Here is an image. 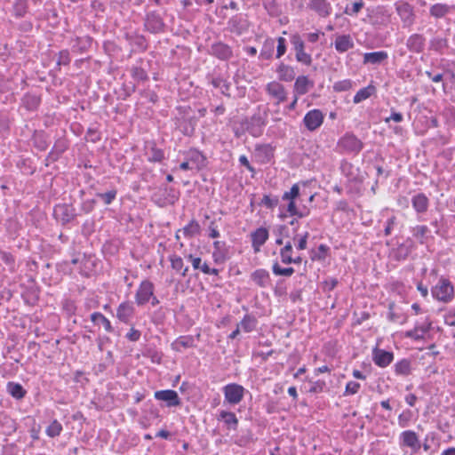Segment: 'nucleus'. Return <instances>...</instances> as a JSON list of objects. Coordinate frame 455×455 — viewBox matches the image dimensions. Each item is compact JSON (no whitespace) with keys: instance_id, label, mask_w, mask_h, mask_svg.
I'll return each mask as SVG.
<instances>
[{"instance_id":"1","label":"nucleus","mask_w":455,"mask_h":455,"mask_svg":"<svg viewBox=\"0 0 455 455\" xmlns=\"http://www.w3.org/2000/svg\"><path fill=\"white\" fill-rule=\"evenodd\" d=\"M299 196V187L294 184L289 191L283 193L282 196L283 201H286V211L291 216H297L298 218H304L309 215L310 209L307 206H298L296 200Z\"/></svg>"},{"instance_id":"2","label":"nucleus","mask_w":455,"mask_h":455,"mask_svg":"<svg viewBox=\"0 0 455 455\" xmlns=\"http://www.w3.org/2000/svg\"><path fill=\"white\" fill-rule=\"evenodd\" d=\"M433 297L443 302L450 301L453 297V286L446 279H440L432 289Z\"/></svg>"},{"instance_id":"3","label":"nucleus","mask_w":455,"mask_h":455,"mask_svg":"<svg viewBox=\"0 0 455 455\" xmlns=\"http://www.w3.org/2000/svg\"><path fill=\"white\" fill-rule=\"evenodd\" d=\"M225 400L232 404L239 403L244 395V388L238 384H228L223 387Z\"/></svg>"},{"instance_id":"4","label":"nucleus","mask_w":455,"mask_h":455,"mask_svg":"<svg viewBox=\"0 0 455 455\" xmlns=\"http://www.w3.org/2000/svg\"><path fill=\"white\" fill-rule=\"evenodd\" d=\"M395 10L401 17L404 26L409 27L414 21L413 7L406 2H397L395 4Z\"/></svg>"},{"instance_id":"5","label":"nucleus","mask_w":455,"mask_h":455,"mask_svg":"<svg viewBox=\"0 0 455 455\" xmlns=\"http://www.w3.org/2000/svg\"><path fill=\"white\" fill-rule=\"evenodd\" d=\"M303 121L309 131H315L323 124V116L320 110L314 109L305 116Z\"/></svg>"},{"instance_id":"6","label":"nucleus","mask_w":455,"mask_h":455,"mask_svg":"<svg viewBox=\"0 0 455 455\" xmlns=\"http://www.w3.org/2000/svg\"><path fill=\"white\" fill-rule=\"evenodd\" d=\"M155 398L166 402L168 406H178L180 404L178 393L174 390H160L155 393Z\"/></svg>"},{"instance_id":"7","label":"nucleus","mask_w":455,"mask_h":455,"mask_svg":"<svg viewBox=\"0 0 455 455\" xmlns=\"http://www.w3.org/2000/svg\"><path fill=\"white\" fill-rule=\"evenodd\" d=\"M153 297V284L150 282H142L137 293L136 301L139 305L147 303Z\"/></svg>"},{"instance_id":"8","label":"nucleus","mask_w":455,"mask_h":455,"mask_svg":"<svg viewBox=\"0 0 455 455\" xmlns=\"http://www.w3.org/2000/svg\"><path fill=\"white\" fill-rule=\"evenodd\" d=\"M403 444L412 449L417 452L420 449V442L415 432L407 430L401 434Z\"/></svg>"},{"instance_id":"9","label":"nucleus","mask_w":455,"mask_h":455,"mask_svg":"<svg viewBox=\"0 0 455 455\" xmlns=\"http://www.w3.org/2000/svg\"><path fill=\"white\" fill-rule=\"evenodd\" d=\"M339 146L348 151H359L362 142L353 134L345 135L339 142Z\"/></svg>"},{"instance_id":"10","label":"nucleus","mask_w":455,"mask_h":455,"mask_svg":"<svg viewBox=\"0 0 455 455\" xmlns=\"http://www.w3.org/2000/svg\"><path fill=\"white\" fill-rule=\"evenodd\" d=\"M374 363L379 367H386L393 361V353L375 348L372 353Z\"/></svg>"},{"instance_id":"11","label":"nucleus","mask_w":455,"mask_h":455,"mask_svg":"<svg viewBox=\"0 0 455 455\" xmlns=\"http://www.w3.org/2000/svg\"><path fill=\"white\" fill-rule=\"evenodd\" d=\"M267 92L277 100L278 102H283L287 99V93L284 87L276 82L269 83L267 85Z\"/></svg>"},{"instance_id":"12","label":"nucleus","mask_w":455,"mask_h":455,"mask_svg":"<svg viewBox=\"0 0 455 455\" xmlns=\"http://www.w3.org/2000/svg\"><path fill=\"white\" fill-rule=\"evenodd\" d=\"M292 254V244L290 241H288L283 248L281 249L280 251V256H281V260L283 264H291V263H295V264H299L301 263L302 261V259L301 257L298 256L296 258H293L291 256Z\"/></svg>"},{"instance_id":"13","label":"nucleus","mask_w":455,"mask_h":455,"mask_svg":"<svg viewBox=\"0 0 455 455\" xmlns=\"http://www.w3.org/2000/svg\"><path fill=\"white\" fill-rule=\"evenodd\" d=\"M314 85L313 82H311L307 76H300L297 77L294 84V93L295 95H303L306 94L310 88Z\"/></svg>"},{"instance_id":"14","label":"nucleus","mask_w":455,"mask_h":455,"mask_svg":"<svg viewBox=\"0 0 455 455\" xmlns=\"http://www.w3.org/2000/svg\"><path fill=\"white\" fill-rule=\"evenodd\" d=\"M251 238L254 250L259 251L260 246L263 245L268 238V231L264 228H259L252 233Z\"/></svg>"},{"instance_id":"15","label":"nucleus","mask_w":455,"mask_h":455,"mask_svg":"<svg viewBox=\"0 0 455 455\" xmlns=\"http://www.w3.org/2000/svg\"><path fill=\"white\" fill-rule=\"evenodd\" d=\"M354 47V42L349 35L338 36L335 39V49L345 52Z\"/></svg>"},{"instance_id":"16","label":"nucleus","mask_w":455,"mask_h":455,"mask_svg":"<svg viewBox=\"0 0 455 455\" xmlns=\"http://www.w3.org/2000/svg\"><path fill=\"white\" fill-rule=\"evenodd\" d=\"M73 215L72 210L68 205L60 204L54 208V216L62 222H68Z\"/></svg>"},{"instance_id":"17","label":"nucleus","mask_w":455,"mask_h":455,"mask_svg":"<svg viewBox=\"0 0 455 455\" xmlns=\"http://www.w3.org/2000/svg\"><path fill=\"white\" fill-rule=\"evenodd\" d=\"M133 306L130 303H122L116 312V316L124 323H127L133 314Z\"/></svg>"},{"instance_id":"18","label":"nucleus","mask_w":455,"mask_h":455,"mask_svg":"<svg viewBox=\"0 0 455 455\" xmlns=\"http://www.w3.org/2000/svg\"><path fill=\"white\" fill-rule=\"evenodd\" d=\"M310 5L313 10L323 17H326L331 13V6L326 0H311Z\"/></svg>"},{"instance_id":"19","label":"nucleus","mask_w":455,"mask_h":455,"mask_svg":"<svg viewBox=\"0 0 455 455\" xmlns=\"http://www.w3.org/2000/svg\"><path fill=\"white\" fill-rule=\"evenodd\" d=\"M212 53L219 59L227 60L231 56L232 52L228 45L218 43L212 46Z\"/></svg>"},{"instance_id":"20","label":"nucleus","mask_w":455,"mask_h":455,"mask_svg":"<svg viewBox=\"0 0 455 455\" xmlns=\"http://www.w3.org/2000/svg\"><path fill=\"white\" fill-rule=\"evenodd\" d=\"M387 58L386 52H367L363 55V63L380 64Z\"/></svg>"},{"instance_id":"21","label":"nucleus","mask_w":455,"mask_h":455,"mask_svg":"<svg viewBox=\"0 0 455 455\" xmlns=\"http://www.w3.org/2000/svg\"><path fill=\"white\" fill-rule=\"evenodd\" d=\"M277 73L279 79L286 82L292 81L295 76L294 69L291 67L283 63L279 65Z\"/></svg>"},{"instance_id":"22","label":"nucleus","mask_w":455,"mask_h":455,"mask_svg":"<svg viewBox=\"0 0 455 455\" xmlns=\"http://www.w3.org/2000/svg\"><path fill=\"white\" fill-rule=\"evenodd\" d=\"M188 259L189 260L191 261L192 263V266L195 269H200L201 271H203L204 274H214V275H217L218 274V270L217 269H211L209 267V266L207 265V263L205 262H202L201 259L200 258H196V257H193L192 255H189L188 256Z\"/></svg>"},{"instance_id":"23","label":"nucleus","mask_w":455,"mask_h":455,"mask_svg":"<svg viewBox=\"0 0 455 455\" xmlns=\"http://www.w3.org/2000/svg\"><path fill=\"white\" fill-rule=\"evenodd\" d=\"M412 205L418 212H425L428 206V199L423 194H418L412 198Z\"/></svg>"},{"instance_id":"24","label":"nucleus","mask_w":455,"mask_h":455,"mask_svg":"<svg viewBox=\"0 0 455 455\" xmlns=\"http://www.w3.org/2000/svg\"><path fill=\"white\" fill-rule=\"evenodd\" d=\"M220 419H222L229 429H236L238 419L235 413L222 411L220 413Z\"/></svg>"},{"instance_id":"25","label":"nucleus","mask_w":455,"mask_h":455,"mask_svg":"<svg viewBox=\"0 0 455 455\" xmlns=\"http://www.w3.org/2000/svg\"><path fill=\"white\" fill-rule=\"evenodd\" d=\"M252 280L259 286L264 287L269 280V275L266 270L259 269L251 275Z\"/></svg>"},{"instance_id":"26","label":"nucleus","mask_w":455,"mask_h":455,"mask_svg":"<svg viewBox=\"0 0 455 455\" xmlns=\"http://www.w3.org/2000/svg\"><path fill=\"white\" fill-rule=\"evenodd\" d=\"M91 319L94 323V324L102 325L103 328L107 331H112V326H111L110 322L102 314H100V313H93L91 315Z\"/></svg>"},{"instance_id":"27","label":"nucleus","mask_w":455,"mask_h":455,"mask_svg":"<svg viewBox=\"0 0 455 455\" xmlns=\"http://www.w3.org/2000/svg\"><path fill=\"white\" fill-rule=\"evenodd\" d=\"M172 346L174 350L180 352L182 348H188L193 346V339L190 337H180L177 339Z\"/></svg>"},{"instance_id":"28","label":"nucleus","mask_w":455,"mask_h":455,"mask_svg":"<svg viewBox=\"0 0 455 455\" xmlns=\"http://www.w3.org/2000/svg\"><path fill=\"white\" fill-rule=\"evenodd\" d=\"M450 12V7L443 4H435L430 8V14L435 18H443Z\"/></svg>"},{"instance_id":"29","label":"nucleus","mask_w":455,"mask_h":455,"mask_svg":"<svg viewBox=\"0 0 455 455\" xmlns=\"http://www.w3.org/2000/svg\"><path fill=\"white\" fill-rule=\"evenodd\" d=\"M375 92L374 86H367L357 92L354 97L355 103H360L361 101L368 99Z\"/></svg>"},{"instance_id":"30","label":"nucleus","mask_w":455,"mask_h":455,"mask_svg":"<svg viewBox=\"0 0 455 455\" xmlns=\"http://www.w3.org/2000/svg\"><path fill=\"white\" fill-rule=\"evenodd\" d=\"M407 46L414 52H419L423 46L422 36L419 35H413L410 36L407 41Z\"/></svg>"},{"instance_id":"31","label":"nucleus","mask_w":455,"mask_h":455,"mask_svg":"<svg viewBox=\"0 0 455 455\" xmlns=\"http://www.w3.org/2000/svg\"><path fill=\"white\" fill-rule=\"evenodd\" d=\"M274 48L275 41L273 39L266 40L260 52V57L265 60H269L273 56Z\"/></svg>"},{"instance_id":"32","label":"nucleus","mask_w":455,"mask_h":455,"mask_svg":"<svg viewBox=\"0 0 455 455\" xmlns=\"http://www.w3.org/2000/svg\"><path fill=\"white\" fill-rule=\"evenodd\" d=\"M199 229V224L196 221H191L182 229L179 230V233H182L185 236L191 237L197 234Z\"/></svg>"},{"instance_id":"33","label":"nucleus","mask_w":455,"mask_h":455,"mask_svg":"<svg viewBox=\"0 0 455 455\" xmlns=\"http://www.w3.org/2000/svg\"><path fill=\"white\" fill-rule=\"evenodd\" d=\"M237 327L240 331L245 332L251 331L255 327V320L251 316H245L238 324Z\"/></svg>"},{"instance_id":"34","label":"nucleus","mask_w":455,"mask_h":455,"mask_svg":"<svg viewBox=\"0 0 455 455\" xmlns=\"http://www.w3.org/2000/svg\"><path fill=\"white\" fill-rule=\"evenodd\" d=\"M395 371L399 375H408L411 371V363L407 360H402L395 363Z\"/></svg>"},{"instance_id":"35","label":"nucleus","mask_w":455,"mask_h":455,"mask_svg":"<svg viewBox=\"0 0 455 455\" xmlns=\"http://www.w3.org/2000/svg\"><path fill=\"white\" fill-rule=\"evenodd\" d=\"M8 390L13 397L18 399H20L25 395V390L21 385L17 383H9Z\"/></svg>"},{"instance_id":"36","label":"nucleus","mask_w":455,"mask_h":455,"mask_svg":"<svg viewBox=\"0 0 455 455\" xmlns=\"http://www.w3.org/2000/svg\"><path fill=\"white\" fill-rule=\"evenodd\" d=\"M61 430H62L61 424L59 421H57V420H53L49 425V427L46 428V434L50 437H55V436H58L60 434Z\"/></svg>"},{"instance_id":"37","label":"nucleus","mask_w":455,"mask_h":455,"mask_svg":"<svg viewBox=\"0 0 455 455\" xmlns=\"http://www.w3.org/2000/svg\"><path fill=\"white\" fill-rule=\"evenodd\" d=\"M273 273L275 275L291 276L294 273V269L292 267L283 268L278 263H275L273 266Z\"/></svg>"},{"instance_id":"38","label":"nucleus","mask_w":455,"mask_h":455,"mask_svg":"<svg viewBox=\"0 0 455 455\" xmlns=\"http://www.w3.org/2000/svg\"><path fill=\"white\" fill-rule=\"evenodd\" d=\"M296 60L299 61V62H301L305 65H310L311 62H312V58L309 54H307L304 49L303 50H300V51H298L296 52Z\"/></svg>"},{"instance_id":"39","label":"nucleus","mask_w":455,"mask_h":455,"mask_svg":"<svg viewBox=\"0 0 455 455\" xmlns=\"http://www.w3.org/2000/svg\"><path fill=\"white\" fill-rule=\"evenodd\" d=\"M148 159L154 162L161 161L162 158L164 157L163 152L155 147L150 148L149 151L148 152Z\"/></svg>"},{"instance_id":"40","label":"nucleus","mask_w":455,"mask_h":455,"mask_svg":"<svg viewBox=\"0 0 455 455\" xmlns=\"http://www.w3.org/2000/svg\"><path fill=\"white\" fill-rule=\"evenodd\" d=\"M116 196V192L115 190H110L106 193L98 194V196L106 204H109L115 199Z\"/></svg>"},{"instance_id":"41","label":"nucleus","mask_w":455,"mask_h":455,"mask_svg":"<svg viewBox=\"0 0 455 455\" xmlns=\"http://www.w3.org/2000/svg\"><path fill=\"white\" fill-rule=\"evenodd\" d=\"M291 44L293 45L295 52L304 49V45H305L304 42L299 35H297V34L293 35L291 36Z\"/></svg>"},{"instance_id":"42","label":"nucleus","mask_w":455,"mask_h":455,"mask_svg":"<svg viewBox=\"0 0 455 455\" xmlns=\"http://www.w3.org/2000/svg\"><path fill=\"white\" fill-rule=\"evenodd\" d=\"M286 52V40L283 37L277 39L276 58H281Z\"/></svg>"},{"instance_id":"43","label":"nucleus","mask_w":455,"mask_h":455,"mask_svg":"<svg viewBox=\"0 0 455 455\" xmlns=\"http://www.w3.org/2000/svg\"><path fill=\"white\" fill-rule=\"evenodd\" d=\"M428 232L427 226H417L413 228V235L418 239H423Z\"/></svg>"},{"instance_id":"44","label":"nucleus","mask_w":455,"mask_h":455,"mask_svg":"<svg viewBox=\"0 0 455 455\" xmlns=\"http://www.w3.org/2000/svg\"><path fill=\"white\" fill-rule=\"evenodd\" d=\"M360 384L355 381H349L346 386V395H355L358 392Z\"/></svg>"},{"instance_id":"45","label":"nucleus","mask_w":455,"mask_h":455,"mask_svg":"<svg viewBox=\"0 0 455 455\" xmlns=\"http://www.w3.org/2000/svg\"><path fill=\"white\" fill-rule=\"evenodd\" d=\"M363 7V0H358V1H356V2H355V3L353 4V6H352V9H351V10H349L348 8H347V9L345 10V12H346L347 14H349V15H355V14L358 13V12L361 11V9H362Z\"/></svg>"},{"instance_id":"46","label":"nucleus","mask_w":455,"mask_h":455,"mask_svg":"<svg viewBox=\"0 0 455 455\" xmlns=\"http://www.w3.org/2000/svg\"><path fill=\"white\" fill-rule=\"evenodd\" d=\"M352 87V83L349 80L338 82L334 84V90L338 92L347 91Z\"/></svg>"},{"instance_id":"47","label":"nucleus","mask_w":455,"mask_h":455,"mask_svg":"<svg viewBox=\"0 0 455 455\" xmlns=\"http://www.w3.org/2000/svg\"><path fill=\"white\" fill-rule=\"evenodd\" d=\"M171 263L172 268H174L177 271H182L183 269V260L180 257L178 256H172L171 258Z\"/></svg>"},{"instance_id":"48","label":"nucleus","mask_w":455,"mask_h":455,"mask_svg":"<svg viewBox=\"0 0 455 455\" xmlns=\"http://www.w3.org/2000/svg\"><path fill=\"white\" fill-rule=\"evenodd\" d=\"M308 237H309V233L308 232H305L303 235H301L298 238L297 248L299 250H305L307 248Z\"/></svg>"},{"instance_id":"49","label":"nucleus","mask_w":455,"mask_h":455,"mask_svg":"<svg viewBox=\"0 0 455 455\" xmlns=\"http://www.w3.org/2000/svg\"><path fill=\"white\" fill-rule=\"evenodd\" d=\"M69 54L68 52L66 51H62L60 52L59 54V58H58V65H68L69 63Z\"/></svg>"},{"instance_id":"50","label":"nucleus","mask_w":455,"mask_h":455,"mask_svg":"<svg viewBox=\"0 0 455 455\" xmlns=\"http://www.w3.org/2000/svg\"><path fill=\"white\" fill-rule=\"evenodd\" d=\"M126 337L132 341H137L140 337V332L135 329H131Z\"/></svg>"},{"instance_id":"51","label":"nucleus","mask_w":455,"mask_h":455,"mask_svg":"<svg viewBox=\"0 0 455 455\" xmlns=\"http://www.w3.org/2000/svg\"><path fill=\"white\" fill-rule=\"evenodd\" d=\"M262 202L264 203L265 205L270 208L277 205V199H272L268 196H265L263 197Z\"/></svg>"},{"instance_id":"52","label":"nucleus","mask_w":455,"mask_h":455,"mask_svg":"<svg viewBox=\"0 0 455 455\" xmlns=\"http://www.w3.org/2000/svg\"><path fill=\"white\" fill-rule=\"evenodd\" d=\"M395 121L396 123H400L403 121V116L400 113H393L389 117H387L385 119L386 123H388L389 121Z\"/></svg>"},{"instance_id":"53","label":"nucleus","mask_w":455,"mask_h":455,"mask_svg":"<svg viewBox=\"0 0 455 455\" xmlns=\"http://www.w3.org/2000/svg\"><path fill=\"white\" fill-rule=\"evenodd\" d=\"M239 162L242 165L245 166L250 172H254L253 167L250 164V163L245 156H241L239 157Z\"/></svg>"},{"instance_id":"54","label":"nucleus","mask_w":455,"mask_h":455,"mask_svg":"<svg viewBox=\"0 0 455 455\" xmlns=\"http://www.w3.org/2000/svg\"><path fill=\"white\" fill-rule=\"evenodd\" d=\"M405 401L406 403L410 405V406H414L416 401H417V396L413 394H409L406 397H405Z\"/></svg>"},{"instance_id":"55","label":"nucleus","mask_w":455,"mask_h":455,"mask_svg":"<svg viewBox=\"0 0 455 455\" xmlns=\"http://www.w3.org/2000/svg\"><path fill=\"white\" fill-rule=\"evenodd\" d=\"M427 75L435 83H438V82L442 81V79H443L442 74H436L435 76H432V74L430 72H427Z\"/></svg>"},{"instance_id":"56","label":"nucleus","mask_w":455,"mask_h":455,"mask_svg":"<svg viewBox=\"0 0 455 455\" xmlns=\"http://www.w3.org/2000/svg\"><path fill=\"white\" fill-rule=\"evenodd\" d=\"M318 39H319V33L318 32L310 33V34L307 35V40L309 42H311V43H315Z\"/></svg>"},{"instance_id":"57","label":"nucleus","mask_w":455,"mask_h":455,"mask_svg":"<svg viewBox=\"0 0 455 455\" xmlns=\"http://www.w3.org/2000/svg\"><path fill=\"white\" fill-rule=\"evenodd\" d=\"M219 235H220L219 231L212 225L210 227V236L212 238H217V237H219Z\"/></svg>"},{"instance_id":"58","label":"nucleus","mask_w":455,"mask_h":455,"mask_svg":"<svg viewBox=\"0 0 455 455\" xmlns=\"http://www.w3.org/2000/svg\"><path fill=\"white\" fill-rule=\"evenodd\" d=\"M288 394H289L291 396H292L294 399H296V398H297V396H298L297 389H296V387H290L288 388Z\"/></svg>"},{"instance_id":"59","label":"nucleus","mask_w":455,"mask_h":455,"mask_svg":"<svg viewBox=\"0 0 455 455\" xmlns=\"http://www.w3.org/2000/svg\"><path fill=\"white\" fill-rule=\"evenodd\" d=\"M418 290L420 291L423 297H427L428 294L427 288L424 287L422 284L418 285Z\"/></svg>"},{"instance_id":"60","label":"nucleus","mask_w":455,"mask_h":455,"mask_svg":"<svg viewBox=\"0 0 455 455\" xmlns=\"http://www.w3.org/2000/svg\"><path fill=\"white\" fill-rule=\"evenodd\" d=\"M353 376L358 379H364L365 376L358 370H354Z\"/></svg>"},{"instance_id":"61","label":"nucleus","mask_w":455,"mask_h":455,"mask_svg":"<svg viewBox=\"0 0 455 455\" xmlns=\"http://www.w3.org/2000/svg\"><path fill=\"white\" fill-rule=\"evenodd\" d=\"M170 435L169 432L166 431V430H160L157 434H156V436L157 437H162V438H168V436Z\"/></svg>"},{"instance_id":"62","label":"nucleus","mask_w":455,"mask_h":455,"mask_svg":"<svg viewBox=\"0 0 455 455\" xmlns=\"http://www.w3.org/2000/svg\"><path fill=\"white\" fill-rule=\"evenodd\" d=\"M380 404H381V406H382L384 409H386V410H389V411H390V410L392 409V408H391V406H390V404H389V401H388V400L382 401V402L380 403Z\"/></svg>"},{"instance_id":"63","label":"nucleus","mask_w":455,"mask_h":455,"mask_svg":"<svg viewBox=\"0 0 455 455\" xmlns=\"http://www.w3.org/2000/svg\"><path fill=\"white\" fill-rule=\"evenodd\" d=\"M418 331H419L418 329H415L414 331H409V332L407 333V336H409V337H414V338H417V339H418V338H419V337H420V336L418 334Z\"/></svg>"},{"instance_id":"64","label":"nucleus","mask_w":455,"mask_h":455,"mask_svg":"<svg viewBox=\"0 0 455 455\" xmlns=\"http://www.w3.org/2000/svg\"><path fill=\"white\" fill-rule=\"evenodd\" d=\"M443 455H455V448H451L445 451Z\"/></svg>"}]
</instances>
